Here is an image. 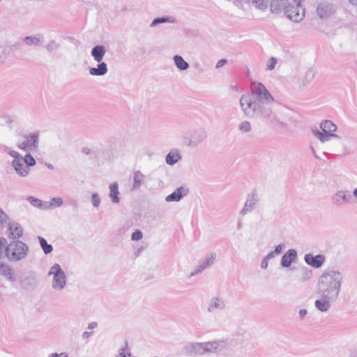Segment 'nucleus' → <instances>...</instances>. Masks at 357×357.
Here are the masks:
<instances>
[{
  "label": "nucleus",
  "instance_id": "nucleus-1",
  "mask_svg": "<svg viewBox=\"0 0 357 357\" xmlns=\"http://www.w3.org/2000/svg\"><path fill=\"white\" fill-rule=\"evenodd\" d=\"M274 98L266 87L258 82L250 84L249 93L243 94L239 100L243 113L248 117L259 118L277 127L284 128L289 119L285 112L275 113L271 108Z\"/></svg>",
  "mask_w": 357,
  "mask_h": 357
},
{
  "label": "nucleus",
  "instance_id": "nucleus-2",
  "mask_svg": "<svg viewBox=\"0 0 357 357\" xmlns=\"http://www.w3.org/2000/svg\"><path fill=\"white\" fill-rule=\"evenodd\" d=\"M344 276L342 272L335 269L326 270L319 277L317 290L320 296L326 298L337 299L341 291Z\"/></svg>",
  "mask_w": 357,
  "mask_h": 357
},
{
  "label": "nucleus",
  "instance_id": "nucleus-3",
  "mask_svg": "<svg viewBox=\"0 0 357 357\" xmlns=\"http://www.w3.org/2000/svg\"><path fill=\"white\" fill-rule=\"evenodd\" d=\"M227 343L225 340H213L204 342H188L184 346L186 354L190 356H202L208 354H217L226 349Z\"/></svg>",
  "mask_w": 357,
  "mask_h": 357
},
{
  "label": "nucleus",
  "instance_id": "nucleus-4",
  "mask_svg": "<svg viewBox=\"0 0 357 357\" xmlns=\"http://www.w3.org/2000/svg\"><path fill=\"white\" fill-rule=\"evenodd\" d=\"M29 250V247L25 243L13 241L6 248V257L12 262H17L24 259Z\"/></svg>",
  "mask_w": 357,
  "mask_h": 357
},
{
  "label": "nucleus",
  "instance_id": "nucleus-5",
  "mask_svg": "<svg viewBox=\"0 0 357 357\" xmlns=\"http://www.w3.org/2000/svg\"><path fill=\"white\" fill-rule=\"evenodd\" d=\"M319 127L321 131L314 127L312 128V132L321 142H326L331 138L340 139L339 135L333 133L337 130V126L333 121L325 120L320 123Z\"/></svg>",
  "mask_w": 357,
  "mask_h": 357
},
{
  "label": "nucleus",
  "instance_id": "nucleus-6",
  "mask_svg": "<svg viewBox=\"0 0 357 357\" xmlns=\"http://www.w3.org/2000/svg\"><path fill=\"white\" fill-rule=\"evenodd\" d=\"M17 146L26 153H35L38 151L39 134L30 132L23 135L17 140Z\"/></svg>",
  "mask_w": 357,
  "mask_h": 357
},
{
  "label": "nucleus",
  "instance_id": "nucleus-7",
  "mask_svg": "<svg viewBox=\"0 0 357 357\" xmlns=\"http://www.w3.org/2000/svg\"><path fill=\"white\" fill-rule=\"evenodd\" d=\"M52 276V287L56 291L63 290L67 284V277L59 264H54L48 272Z\"/></svg>",
  "mask_w": 357,
  "mask_h": 357
},
{
  "label": "nucleus",
  "instance_id": "nucleus-8",
  "mask_svg": "<svg viewBox=\"0 0 357 357\" xmlns=\"http://www.w3.org/2000/svg\"><path fill=\"white\" fill-rule=\"evenodd\" d=\"M301 1L291 0L284 10L286 17L294 22L302 21L305 15V8L301 3Z\"/></svg>",
  "mask_w": 357,
  "mask_h": 357
},
{
  "label": "nucleus",
  "instance_id": "nucleus-9",
  "mask_svg": "<svg viewBox=\"0 0 357 357\" xmlns=\"http://www.w3.org/2000/svg\"><path fill=\"white\" fill-rule=\"evenodd\" d=\"M206 138V133L202 130H193L186 132L183 140L184 144L189 147H197Z\"/></svg>",
  "mask_w": 357,
  "mask_h": 357
},
{
  "label": "nucleus",
  "instance_id": "nucleus-10",
  "mask_svg": "<svg viewBox=\"0 0 357 357\" xmlns=\"http://www.w3.org/2000/svg\"><path fill=\"white\" fill-rule=\"evenodd\" d=\"M337 9L336 4L330 1L321 2L317 8V14L321 19H327L334 15Z\"/></svg>",
  "mask_w": 357,
  "mask_h": 357
},
{
  "label": "nucleus",
  "instance_id": "nucleus-11",
  "mask_svg": "<svg viewBox=\"0 0 357 357\" xmlns=\"http://www.w3.org/2000/svg\"><path fill=\"white\" fill-rule=\"evenodd\" d=\"M258 202V194L255 190L252 191L250 194L248 195L245 202L244 204V206L240 211V214L243 216L253 211Z\"/></svg>",
  "mask_w": 357,
  "mask_h": 357
},
{
  "label": "nucleus",
  "instance_id": "nucleus-12",
  "mask_svg": "<svg viewBox=\"0 0 357 357\" xmlns=\"http://www.w3.org/2000/svg\"><path fill=\"white\" fill-rule=\"evenodd\" d=\"M216 258V255L215 253H211L210 255H208L204 259L200 261L197 266H196L193 271L190 273L189 277H194L199 273H202L204 270L213 264Z\"/></svg>",
  "mask_w": 357,
  "mask_h": 357
},
{
  "label": "nucleus",
  "instance_id": "nucleus-13",
  "mask_svg": "<svg viewBox=\"0 0 357 357\" xmlns=\"http://www.w3.org/2000/svg\"><path fill=\"white\" fill-rule=\"evenodd\" d=\"M351 196L345 190H337L331 197V201L335 206H342L349 202Z\"/></svg>",
  "mask_w": 357,
  "mask_h": 357
},
{
  "label": "nucleus",
  "instance_id": "nucleus-14",
  "mask_svg": "<svg viewBox=\"0 0 357 357\" xmlns=\"http://www.w3.org/2000/svg\"><path fill=\"white\" fill-rule=\"evenodd\" d=\"M304 260L307 265L314 268H319L321 267L324 264L326 257L323 255H317L314 256L312 254H306L304 256Z\"/></svg>",
  "mask_w": 357,
  "mask_h": 357
},
{
  "label": "nucleus",
  "instance_id": "nucleus-15",
  "mask_svg": "<svg viewBox=\"0 0 357 357\" xmlns=\"http://www.w3.org/2000/svg\"><path fill=\"white\" fill-rule=\"evenodd\" d=\"M12 167L14 168L16 174L21 177H26L30 172V169L24 162L22 156L17 160H13Z\"/></svg>",
  "mask_w": 357,
  "mask_h": 357
},
{
  "label": "nucleus",
  "instance_id": "nucleus-16",
  "mask_svg": "<svg viewBox=\"0 0 357 357\" xmlns=\"http://www.w3.org/2000/svg\"><path fill=\"white\" fill-rule=\"evenodd\" d=\"M225 303L222 298L214 296L208 301L207 312L208 313H214L216 311H222L225 308Z\"/></svg>",
  "mask_w": 357,
  "mask_h": 357
},
{
  "label": "nucleus",
  "instance_id": "nucleus-17",
  "mask_svg": "<svg viewBox=\"0 0 357 357\" xmlns=\"http://www.w3.org/2000/svg\"><path fill=\"white\" fill-rule=\"evenodd\" d=\"M8 230L10 231L9 238L14 241H19L18 239L22 236L23 228L17 222H9Z\"/></svg>",
  "mask_w": 357,
  "mask_h": 357
},
{
  "label": "nucleus",
  "instance_id": "nucleus-18",
  "mask_svg": "<svg viewBox=\"0 0 357 357\" xmlns=\"http://www.w3.org/2000/svg\"><path fill=\"white\" fill-rule=\"evenodd\" d=\"M297 259V252L296 250L290 249L287 250L281 259V266L284 268L289 267L292 262Z\"/></svg>",
  "mask_w": 357,
  "mask_h": 357
},
{
  "label": "nucleus",
  "instance_id": "nucleus-19",
  "mask_svg": "<svg viewBox=\"0 0 357 357\" xmlns=\"http://www.w3.org/2000/svg\"><path fill=\"white\" fill-rule=\"evenodd\" d=\"M0 273L10 282H15L16 276L14 269L8 264L1 263L0 264Z\"/></svg>",
  "mask_w": 357,
  "mask_h": 357
},
{
  "label": "nucleus",
  "instance_id": "nucleus-20",
  "mask_svg": "<svg viewBox=\"0 0 357 357\" xmlns=\"http://www.w3.org/2000/svg\"><path fill=\"white\" fill-rule=\"evenodd\" d=\"M188 193V189L183 187L178 188L172 194L166 197L165 201L167 202H178L183 196Z\"/></svg>",
  "mask_w": 357,
  "mask_h": 357
},
{
  "label": "nucleus",
  "instance_id": "nucleus-21",
  "mask_svg": "<svg viewBox=\"0 0 357 357\" xmlns=\"http://www.w3.org/2000/svg\"><path fill=\"white\" fill-rule=\"evenodd\" d=\"M312 277V271L306 266H301L298 270L296 280L298 282H305Z\"/></svg>",
  "mask_w": 357,
  "mask_h": 357
},
{
  "label": "nucleus",
  "instance_id": "nucleus-22",
  "mask_svg": "<svg viewBox=\"0 0 357 357\" xmlns=\"http://www.w3.org/2000/svg\"><path fill=\"white\" fill-rule=\"evenodd\" d=\"M182 158L181 151L177 149H173L169 151L165 157V162L169 165H174Z\"/></svg>",
  "mask_w": 357,
  "mask_h": 357
},
{
  "label": "nucleus",
  "instance_id": "nucleus-23",
  "mask_svg": "<svg viewBox=\"0 0 357 357\" xmlns=\"http://www.w3.org/2000/svg\"><path fill=\"white\" fill-rule=\"evenodd\" d=\"M291 0H270V10L273 13L284 10L287 3Z\"/></svg>",
  "mask_w": 357,
  "mask_h": 357
},
{
  "label": "nucleus",
  "instance_id": "nucleus-24",
  "mask_svg": "<svg viewBox=\"0 0 357 357\" xmlns=\"http://www.w3.org/2000/svg\"><path fill=\"white\" fill-rule=\"evenodd\" d=\"M321 299L314 302L315 307L321 312H326L331 307V303L335 301L336 299L326 298L324 296H320Z\"/></svg>",
  "mask_w": 357,
  "mask_h": 357
},
{
  "label": "nucleus",
  "instance_id": "nucleus-25",
  "mask_svg": "<svg viewBox=\"0 0 357 357\" xmlns=\"http://www.w3.org/2000/svg\"><path fill=\"white\" fill-rule=\"evenodd\" d=\"M105 53L106 48L105 46L101 45L94 46L91 52V56L97 63L102 61Z\"/></svg>",
  "mask_w": 357,
  "mask_h": 357
},
{
  "label": "nucleus",
  "instance_id": "nucleus-26",
  "mask_svg": "<svg viewBox=\"0 0 357 357\" xmlns=\"http://www.w3.org/2000/svg\"><path fill=\"white\" fill-rule=\"evenodd\" d=\"M108 71L107 66L105 62L98 63L97 67L89 68V74L93 76H102Z\"/></svg>",
  "mask_w": 357,
  "mask_h": 357
},
{
  "label": "nucleus",
  "instance_id": "nucleus-27",
  "mask_svg": "<svg viewBox=\"0 0 357 357\" xmlns=\"http://www.w3.org/2000/svg\"><path fill=\"white\" fill-rule=\"evenodd\" d=\"M119 185L117 183H113L109 185V197L112 202L114 204H117L120 202L119 199Z\"/></svg>",
  "mask_w": 357,
  "mask_h": 357
},
{
  "label": "nucleus",
  "instance_id": "nucleus-28",
  "mask_svg": "<svg viewBox=\"0 0 357 357\" xmlns=\"http://www.w3.org/2000/svg\"><path fill=\"white\" fill-rule=\"evenodd\" d=\"M145 176L139 171H135L133 174V190L139 189L144 183Z\"/></svg>",
  "mask_w": 357,
  "mask_h": 357
},
{
  "label": "nucleus",
  "instance_id": "nucleus-29",
  "mask_svg": "<svg viewBox=\"0 0 357 357\" xmlns=\"http://www.w3.org/2000/svg\"><path fill=\"white\" fill-rule=\"evenodd\" d=\"M176 66L181 70H185L189 68V64L181 56L175 55L173 58Z\"/></svg>",
  "mask_w": 357,
  "mask_h": 357
},
{
  "label": "nucleus",
  "instance_id": "nucleus-30",
  "mask_svg": "<svg viewBox=\"0 0 357 357\" xmlns=\"http://www.w3.org/2000/svg\"><path fill=\"white\" fill-rule=\"evenodd\" d=\"M237 130L242 134H248L252 130V124L249 121H243L238 123Z\"/></svg>",
  "mask_w": 357,
  "mask_h": 357
},
{
  "label": "nucleus",
  "instance_id": "nucleus-31",
  "mask_svg": "<svg viewBox=\"0 0 357 357\" xmlns=\"http://www.w3.org/2000/svg\"><path fill=\"white\" fill-rule=\"evenodd\" d=\"M175 22V19L173 17H158L154 19L151 23L150 24V27H154L162 23H174Z\"/></svg>",
  "mask_w": 357,
  "mask_h": 357
},
{
  "label": "nucleus",
  "instance_id": "nucleus-32",
  "mask_svg": "<svg viewBox=\"0 0 357 357\" xmlns=\"http://www.w3.org/2000/svg\"><path fill=\"white\" fill-rule=\"evenodd\" d=\"M38 241L40 243V245L41 248L43 249L44 253L45 255L51 253L53 250L52 245L50 244H48L47 241L42 236H38Z\"/></svg>",
  "mask_w": 357,
  "mask_h": 357
},
{
  "label": "nucleus",
  "instance_id": "nucleus-33",
  "mask_svg": "<svg viewBox=\"0 0 357 357\" xmlns=\"http://www.w3.org/2000/svg\"><path fill=\"white\" fill-rule=\"evenodd\" d=\"M314 73L312 70H307L303 76V79L301 80V86L305 87L314 78Z\"/></svg>",
  "mask_w": 357,
  "mask_h": 357
},
{
  "label": "nucleus",
  "instance_id": "nucleus-34",
  "mask_svg": "<svg viewBox=\"0 0 357 357\" xmlns=\"http://www.w3.org/2000/svg\"><path fill=\"white\" fill-rule=\"evenodd\" d=\"M27 201L34 207L39 208H47L46 204H44L40 199L36 197L29 196L27 197Z\"/></svg>",
  "mask_w": 357,
  "mask_h": 357
},
{
  "label": "nucleus",
  "instance_id": "nucleus-35",
  "mask_svg": "<svg viewBox=\"0 0 357 357\" xmlns=\"http://www.w3.org/2000/svg\"><path fill=\"white\" fill-rule=\"evenodd\" d=\"M23 42L28 46L40 45V40L36 36H26L22 39Z\"/></svg>",
  "mask_w": 357,
  "mask_h": 357
},
{
  "label": "nucleus",
  "instance_id": "nucleus-36",
  "mask_svg": "<svg viewBox=\"0 0 357 357\" xmlns=\"http://www.w3.org/2000/svg\"><path fill=\"white\" fill-rule=\"evenodd\" d=\"M31 153H26L24 156H22L24 162L27 165V168L29 169L31 167H33L36 165V160Z\"/></svg>",
  "mask_w": 357,
  "mask_h": 357
},
{
  "label": "nucleus",
  "instance_id": "nucleus-37",
  "mask_svg": "<svg viewBox=\"0 0 357 357\" xmlns=\"http://www.w3.org/2000/svg\"><path fill=\"white\" fill-rule=\"evenodd\" d=\"M3 151L4 153L8 154L12 158H13V160H17L22 156L17 151L12 149L10 147H9L8 146H4L3 148Z\"/></svg>",
  "mask_w": 357,
  "mask_h": 357
},
{
  "label": "nucleus",
  "instance_id": "nucleus-38",
  "mask_svg": "<svg viewBox=\"0 0 357 357\" xmlns=\"http://www.w3.org/2000/svg\"><path fill=\"white\" fill-rule=\"evenodd\" d=\"M130 349L128 347V343L127 341L124 343V347L119 350L118 356L119 357H131Z\"/></svg>",
  "mask_w": 357,
  "mask_h": 357
},
{
  "label": "nucleus",
  "instance_id": "nucleus-39",
  "mask_svg": "<svg viewBox=\"0 0 357 357\" xmlns=\"http://www.w3.org/2000/svg\"><path fill=\"white\" fill-rule=\"evenodd\" d=\"M268 0H252V4L258 9L264 10L268 7Z\"/></svg>",
  "mask_w": 357,
  "mask_h": 357
},
{
  "label": "nucleus",
  "instance_id": "nucleus-40",
  "mask_svg": "<svg viewBox=\"0 0 357 357\" xmlns=\"http://www.w3.org/2000/svg\"><path fill=\"white\" fill-rule=\"evenodd\" d=\"M9 218L4 211L0 207V227L3 226L8 221Z\"/></svg>",
  "mask_w": 357,
  "mask_h": 357
},
{
  "label": "nucleus",
  "instance_id": "nucleus-41",
  "mask_svg": "<svg viewBox=\"0 0 357 357\" xmlns=\"http://www.w3.org/2000/svg\"><path fill=\"white\" fill-rule=\"evenodd\" d=\"M63 204V199L60 197H54L50 200V205L54 208L59 207Z\"/></svg>",
  "mask_w": 357,
  "mask_h": 357
},
{
  "label": "nucleus",
  "instance_id": "nucleus-42",
  "mask_svg": "<svg viewBox=\"0 0 357 357\" xmlns=\"http://www.w3.org/2000/svg\"><path fill=\"white\" fill-rule=\"evenodd\" d=\"M59 47V45L58 43H56L54 40H52L45 46V48L48 52H51L52 51L56 50Z\"/></svg>",
  "mask_w": 357,
  "mask_h": 357
},
{
  "label": "nucleus",
  "instance_id": "nucleus-43",
  "mask_svg": "<svg viewBox=\"0 0 357 357\" xmlns=\"http://www.w3.org/2000/svg\"><path fill=\"white\" fill-rule=\"evenodd\" d=\"M92 204L94 207H98L100 203V198L98 193H93L91 197Z\"/></svg>",
  "mask_w": 357,
  "mask_h": 357
},
{
  "label": "nucleus",
  "instance_id": "nucleus-44",
  "mask_svg": "<svg viewBox=\"0 0 357 357\" xmlns=\"http://www.w3.org/2000/svg\"><path fill=\"white\" fill-rule=\"evenodd\" d=\"M7 240L4 237L0 238V255L4 252L6 255V248L8 246Z\"/></svg>",
  "mask_w": 357,
  "mask_h": 357
},
{
  "label": "nucleus",
  "instance_id": "nucleus-45",
  "mask_svg": "<svg viewBox=\"0 0 357 357\" xmlns=\"http://www.w3.org/2000/svg\"><path fill=\"white\" fill-rule=\"evenodd\" d=\"M277 63V59L275 57H271L267 63L266 69L269 70H272L275 68V66Z\"/></svg>",
  "mask_w": 357,
  "mask_h": 357
},
{
  "label": "nucleus",
  "instance_id": "nucleus-46",
  "mask_svg": "<svg viewBox=\"0 0 357 357\" xmlns=\"http://www.w3.org/2000/svg\"><path fill=\"white\" fill-rule=\"evenodd\" d=\"M142 238V232L139 230H136L132 234L131 239L132 241H139Z\"/></svg>",
  "mask_w": 357,
  "mask_h": 357
},
{
  "label": "nucleus",
  "instance_id": "nucleus-47",
  "mask_svg": "<svg viewBox=\"0 0 357 357\" xmlns=\"http://www.w3.org/2000/svg\"><path fill=\"white\" fill-rule=\"evenodd\" d=\"M48 357H68V355L66 352H61L60 354L53 353L50 354Z\"/></svg>",
  "mask_w": 357,
  "mask_h": 357
},
{
  "label": "nucleus",
  "instance_id": "nucleus-48",
  "mask_svg": "<svg viewBox=\"0 0 357 357\" xmlns=\"http://www.w3.org/2000/svg\"><path fill=\"white\" fill-rule=\"evenodd\" d=\"M284 245H282V244H280L278 245H277L275 248V250L273 251L274 252V254H275L276 255H280L281 252H282V248H283Z\"/></svg>",
  "mask_w": 357,
  "mask_h": 357
},
{
  "label": "nucleus",
  "instance_id": "nucleus-49",
  "mask_svg": "<svg viewBox=\"0 0 357 357\" xmlns=\"http://www.w3.org/2000/svg\"><path fill=\"white\" fill-rule=\"evenodd\" d=\"M268 261L269 260L266 259V258L264 257V258L262 259L261 265H260V266L262 269L267 268L268 264Z\"/></svg>",
  "mask_w": 357,
  "mask_h": 357
},
{
  "label": "nucleus",
  "instance_id": "nucleus-50",
  "mask_svg": "<svg viewBox=\"0 0 357 357\" xmlns=\"http://www.w3.org/2000/svg\"><path fill=\"white\" fill-rule=\"evenodd\" d=\"M307 313H308V312L305 309L300 310L299 312H298L300 319H303L305 317V316L307 314Z\"/></svg>",
  "mask_w": 357,
  "mask_h": 357
},
{
  "label": "nucleus",
  "instance_id": "nucleus-51",
  "mask_svg": "<svg viewBox=\"0 0 357 357\" xmlns=\"http://www.w3.org/2000/svg\"><path fill=\"white\" fill-rule=\"evenodd\" d=\"M227 63V61L226 59H220V61H218V62L217 63L216 66H215V68H219L222 66H223L225 64H226Z\"/></svg>",
  "mask_w": 357,
  "mask_h": 357
},
{
  "label": "nucleus",
  "instance_id": "nucleus-52",
  "mask_svg": "<svg viewBox=\"0 0 357 357\" xmlns=\"http://www.w3.org/2000/svg\"><path fill=\"white\" fill-rule=\"evenodd\" d=\"M275 256H276V255L274 254V252L273 251H271L267 255H266L265 257L266 258V259L271 260V259H273Z\"/></svg>",
  "mask_w": 357,
  "mask_h": 357
},
{
  "label": "nucleus",
  "instance_id": "nucleus-53",
  "mask_svg": "<svg viewBox=\"0 0 357 357\" xmlns=\"http://www.w3.org/2000/svg\"><path fill=\"white\" fill-rule=\"evenodd\" d=\"M82 152L84 154L90 155L91 153V150L88 147H84L82 150Z\"/></svg>",
  "mask_w": 357,
  "mask_h": 357
},
{
  "label": "nucleus",
  "instance_id": "nucleus-54",
  "mask_svg": "<svg viewBox=\"0 0 357 357\" xmlns=\"http://www.w3.org/2000/svg\"><path fill=\"white\" fill-rule=\"evenodd\" d=\"M98 324L96 322H91L90 324H89L88 325V328L89 329H94L97 327Z\"/></svg>",
  "mask_w": 357,
  "mask_h": 357
},
{
  "label": "nucleus",
  "instance_id": "nucleus-55",
  "mask_svg": "<svg viewBox=\"0 0 357 357\" xmlns=\"http://www.w3.org/2000/svg\"><path fill=\"white\" fill-rule=\"evenodd\" d=\"M91 334H92L91 332H86V331H85V332H84L82 333V337L84 339H87V338H89L91 335Z\"/></svg>",
  "mask_w": 357,
  "mask_h": 357
},
{
  "label": "nucleus",
  "instance_id": "nucleus-56",
  "mask_svg": "<svg viewBox=\"0 0 357 357\" xmlns=\"http://www.w3.org/2000/svg\"><path fill=\"white\" fill-rule=\"evenodd\" d=\"M310 149H311L312 153V154L314 155V156L317 159H319V157H318V155H317L316 151H315V150H314V147H313V146H311V147H310Z\"/></svg>",
  "mask_w": 357,
  "mask_h": 357
},
{
  "label": "nucleus",
  "instance_id": "nucleus-57",
  "mask_svg": "<svg viewBox=\"0 0 357 357\" xmlns=\"http://www.w3.org/2000/svg\"><path fill=\"white\" fill-rule=\"evenodd\" d=\"M46 166L48 169H54V166L53 165L50 164V163H47L46 164Z\"/></svg>",
  "mask_w": 357,
  "mask_h": 357
},
{
  "label": "nucleus",
  "instance_id": "nucleus-58",
  "mask_svg": "<svg viewBox=\"0 0 357 357\" xmlns=\"http://www.w3.org/2000/svg\"><path fill=\"white\" fill-rule=\"evenodd\" d=\"M349 2L354 5L357 6V0H349Z\"/></svg>",
  "mask_w": 357,
  "mask_h": 357
},
{
  "label": "nucleus",
  "instance_id": "nucleus-59",
  "mask_svg": "<svg viewBox=\"0 0 357 357\" xmlns=\"http://www.w3.org/2000/svg\"><path fill=\"white\" fill-rule=\"evenodd\" d=\"M11 47L13 49H14V50H17L19 48V45L18 44H15V45H12Z\"/></svg>",
  "mask_w": 357,
  "mask_h": 357
},
{
  "label": "nucleus",
  "instance_id": "nucleus-60",
  "mask_svg": "<svg viewBox=\"0 0 357 357\" xmlns=\"http://www.w3.org/2000/svg\"><path fill=\"white\" fill-rule=\"evenodd\" d=\"M353 195L355 197L357 198V188L354 190Z\"/></svg>",
  "mask_w": 357,
  "mask_h": 357
}]
</instances>
